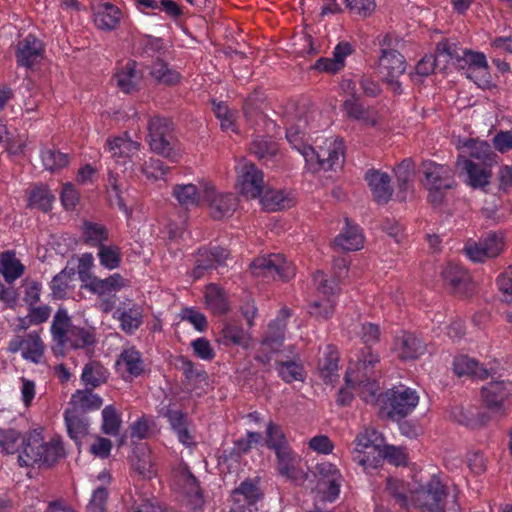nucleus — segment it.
Masks as SVG:
<instances>
[{
    "label": "nucleus",
    "instance_id": "1",
    "mask_svg": "<svg viewBox=\"0 0 512 512\" xmlns=\"http://www.w3.org/2000/svg\"><path fill=\"white\" fill-rule=\"evenodd\" d=\"M307 122L299 118L286 128V139L293 149L305 159L312 172L336 170L344 162L345 146L339 137L323 138L321 144L313 147L309 144Z\"/></svg>",
    "mask_w": 512,
    "mask_h": 512
},
{
    "label": "nucleus",
    "instance_id": "41",
    "mask_svg": "<svg viewBox=\"0 0 512 512\" xmlns=\"http://www.w3.org/2000/svg\"><path fill=\"white\" fill-rule=\"evenodd\" d=\"M277 470L281 476L289 479L296 477V469L300 462L299 455L291 446L275 451Z\"/></svg>",
    "mask_w": 512,
    "mask_h": 512
},
{
    "label": "nucleus",
    "instance_id": "29",
    "mask_svg": "<svg viewBox=\"0 0 512 512\" xmlns=\"http://www.w3.org/2000/svg\"><path fill=\"white\" fill-rule=\"evenodd\" d=\"M109 229L102 223L84 220L81 225V239L83 244L92 248H99L109 241Z\"/></svg>",
    "mask_w": 512,
    "mask_h": 512
},
{
    "label": "nucleus",
    "instance_id": "17",
    "mask_svg": "<svg viewBox=\"0 0 512 512\" xmlns=\"http://www.w3.org/2000/svg\"><path fill=\"white\" fill-rule=\"evenodd\" d=\"M442 277L451 293L458 297H469L474 291V284L467 270L455 263H448Z\"/></svg>",
    "mask_w": 512,
    "mask_h": 512
},
{
    "label": "nucleus",
    "instance_id": "18",
    "mask_svg": "<svg viewBox=\"0 0 512 512\" xmlns=\"http://www.w3.org/2000/svg\"><path fill=\"white\" fill-rule=\"evenodd\" d=\"M43 42L33 34H28L19 40L16 48V62L19 67L33 68L41 62L44 56Z\"/></svg>",
    "mask_w": 512,
    "mask_h": 512
},
{
    "label": "nucleus",
    "instance_id": "46",
    "mask_svg": "<svg viewBox=\"0 0 512 512\" xmlns=\"http://www.w3.org/2000/svg\"><path fill=\"white\" fill-rule=\"evenodd\" d=\"M55 196L45 185L35 186L28 197V208L38 209L44 213L51 211Z\"/></svg>",
    "mask_w": 512,
    "mask_h": 512
},
{
    "label": "nucleus",
    "instance_id": "55",
    "mask_svg": "<svg viewBox=\"0 0 512 512\" xmlns=\"http://www.w3.org/2000/svg\"><path fill=\"white\" fill-rule=\"evenodd\" d=\"M64 419L69 437L77 444L88 433L87 422L75 412L65 411Z\"/></svg>",
    "mask_w": 512,
    "mask_h": 512
},
{
    "label": "nucleus",
    "instance_id": "36",
    "mask_svg": "<svg viewBox=\"0 0 512 512\" xmlns=\"http://www.w3.org/2000/svg\"><path fill=\"white\" fill-rule=\"evenodd\" d=\"M109 371L99 361L91 360L83 367L81 382L87 389H95L106 383L109 378Z\"/></svg>",
    "mask_w": 512,
    "mask_h": 512
},
{
    "label": "nucleus",
    "instance_id": "53",
    "mask_svg": "<svg viewBox=\"0 0 512 512\" xmlns=\"http://www.w3.org/2000/svg\"><path fill=\"white\" fill-rule=\"evenodd\" d=\"M262 203L268 210H283L293 205V198L283 190H267L262 197Z\"/></svg>",
    "mask_w": 512,
    "mask_h": 512
},
{
    "label": "nucleus",
    "instance_id": "62",
    "mask_svg": "<svg viewBox=\"0 0 512 512\" xmlns=\"http://www.w3.org/2000/svg\"><path fill=\"white\" fill-rule=\"evenodd\" d=\"M383 459H387L390 463L400 466L405 464L406 455L401 448L393 445H383L378 452V456H373V468L380 465Z\"/></svg>",
    "mask_w": 512,
    "mask_h": 512
},
{
    "label": "nucleus",
    "instance_id": "42",
    "mask_svg": "<svg viewBox=\"0 0 512 512\" xmlns=\"http://www.w3.org/2000/svg\"><path fill=\"white\" fill-rule=\"evenodd\" d=\"M265 100V93L261 89H255L244 99L242 109L249 124L254 125L263 117L262 108Z\"/></svg>",
    "mask_w": 512,
    "mask_h": 512
},
{
    "label": "nucleus",
    "instance_id": "43",
    "mask_svg": "<svg viewBox=\"0 0 512 512\" xmlns=\"http://www.w3.org/2000/svg\"><path fill=\"white\" fill-rule=\"evenodd\" d=\"M140 148V143L133 141L125 133L112 140H107L106 150L115 159L128 158L133 156Z\"/></svg>",
    "mask_w": 512,
    "mask_h": 512
},
{
    "label": "nucleus",
    "instance_id": "63",
    "mask_svg": "<svg viewBox=\"0 0 512 512\" xmlns=\"http://www.w3.org/2000/svg\"><path fill=\"white\" fill-rule=\"evenodd\" d=\"M169 169V166L165 165L162 160L153 157L149 158V160L140 165L141 173L148 180L152 181L164 179L169 172Z\"/></svg>",
    "mask_w": 512,
    "mask_h": 512
},
{
    "label": "nucleus",
    "instance_id": "57",
    "mask_svg": "<svg viewBox=\"0 0 512 512\" xmlns=\"http://www.w3.org/2000/svg\"><path fill=\"white\" fill-rule=\"evenodd\" d=\"M122 424L121 414L113 405H107L102 410V432L106 435L117 436Z\"/></svg>",
    "mask_w": 512,
    "mask_h": 512
},
{
    "label": "nucleus",
    "instance_id": "54",
    "mask_svg": "<svg viewBox=\"0 0 512 512\" xmlns=\"http://www.w3.org/2000/svg\"><path fill=\"white\" fill-rule=\"evenodd\" d=\"M44 354V344L36 332L29 333L25 337L22 358L33 363H40Z\"/></svg>",
    "mask_w": 512,
    "mask_h": 512
},
{
    "label": "nucleus",
    "instance_id": "16",
    "mask_svg": "<svg viewBox=\"0 0 512 512\" xmlns=\"http://www.w3.org/2000/svg\"><path fill=\"white\" fill-rule=\"evenodd\" d=\"M484 405L493 413L506 414L505 401L512 397V382L491 381L481 389Z\"/></svg>",
    "mask_w": 512,
    "mask_h": 512
},
{
    "label": "nucleus",
    "instance_id": "30",
    "mask_svg": "<svg viewBox=\"0 0 512 512\" xmlns=\"http://www.w3.org/2000/svg\"><path fill=\"white\" fill-rule=\"evenodd\" d=\"M116 365L131 377L137 378L145 371V363L141 352L135 347L130 346L122 350Z\"/></svg>",
    "mask_w": 512,
    "mask_h": 512
},
{
    "label": "nucleus",
    "instance_id": "4",
    "mask_svg": "<svg viewBox=\"0 0 512 512\" xmlns=\"http://www.w3.org/2000/svg\"><path fill=\"white\" fill-rule=\"evenodd\" d=\"M65 456V450L59 437H53L45 442L41 432L34 431L27 435L25 450L18 456L21 466L34 464L53 465Z\"/></svg>",
    "mask_w": 512,
    "mask_h": 512
},
{
    "label": "nucleus",
    "instance_id": "35",
    "mask_svg": "<svg viewBox=\"0 0 512 512\" xmlns=\"http://www.w3.org/2000/svg\"><path fill=\"white\" fill-rule=\"evenodd\" d=\"M394 173L397 179L399 192L397 197L400 200H405L407 193L412 191L413 180L415 175V163L411 158H405L400 164L394 168Z\"/></svg>",
    "mask_w": 512,
    "mask_h": 512
},
{
    "label": "nucleus",
    "instance_id": "52",
    "mask_svg": "<svg viewBox=\"0 0 512 512\" xmlns=\"http://www.w3.org/2000/svg\"><path fill=\"white\" fill-rule=\"evenodd\" d=\"M173 196L180 205L185 207L197 206L202 200V193H199L194 184H178L173 188Z\"/></svg>",
    "mask_w": 512,
    "mask_h": 512
},
{
    "label": "nucleus",
    "instance_id": "28",
    "mask_svg": "<svg viewBox=\"0 0 512 512\" xmlns=\"http://www.w3.org/2000/svg\"><path fill=\"white\" fill-rule=\"evenodd\" d=\"M334 245L345 251H356L363 247L364 236L359 225L345 218V227L334 239Z\"/></svg>",
    "mask_w": 512,
    "mask_h": 512
},
{
    "label": "nucleus",
    "instance_id": "47",
    "mask_svg": "<svg viewBox=\"0 0 512 512\" xmlns=\"http://www.w3.org/2000/svg\"><path fill=\"white\" fill-rule=\"evenodd\" d=\"M135 61H128L116 74L117 85L125 93L133 92L141 80V73L136 69Z\"/></svg>",
    "mask_w": 512,
    "mask_h": 512
},
{
    "label": "nucleus",
    "instance_id": "60",
    "mask_svg": "<svg viewBox=\"0 0 512 512\" xmlns=\"http://www.w3.org/2000/svg\"><path fill=\"white\" fill-rule=\"evenodd\" d=\"M219 342L225 346L238 345L244 346L246 343V334L243 328L234 323L224 324L221 332Z\"/></svg>",
    "mask_w": 512,
    "mask_h": 512
},
{
    "label": "nucleus",
    "instance_id": "51",
    "mask_svg": "<svg viewBox=\"0 0 512 512\" xmlns=\"http://www.w3.org/2000/svg\"><path fill=\"white\" fill-rule=\"evenodd\" d=\"M97 249V257L102 267L108 270H114L121 265L122 252L117 244L106 243Z\"/></svg>",
    "mask_w": 512,
    "mask_h": 512
},
{
    "label": "nucleus",
    "instance_id": "22",
    "mask_svg": "<svg viewBox=\"0 0 512 512\" xmlns=\"http://www.w3.org/2000/svg\"><path fill=\"white\" fill-rule=\"evenodd\" d=\"M72 326V320L68 311L65 308L60 307L54 314L50 326V333L54 342L52 350L55 355L63 356L65 354L68 334Z\"/></svg>",
    "mask_w": 512,
    "mask_h": 512
},
{
    "label": "nucleus",
    "instance_id": "27",
    "mask_svg": "<svg viewBox=\"0 0 512 512\" xmlns=\"http://www.w3.org/2000/svg\"><path fill=\"white\" fill-rule=\"evenodd\" d=\"M122 18V11L116 5L103 3L98 5L93 12L95 26L104 31H112L118 27Z\"/></svg>",
    "mask_w": 512,
    "mask_h": 512
},
{
    "label": "nucleus",
    "instance_id": "61",
    "mask_svg": "<svg viewBox=\"0 0 512 512\" xmlns=\"http://www.w3.org/2000/svg\"><path fill=\"white\" fill-rule=\"evenodd\" d=\"M94 389L77 390L72 395V401L80 408L86 411H93L99 409L103 404V399L96 393Z\"/></svg>",
    "mask_w": 512,
    "mask_h": 512
},
{
    "label": "nucleus",
    "instance_id": "26",
    "mask_svg": "<svg viewBox=\"0 0 512 512\" xmlns=\"http://www.w3.org/2000/svg\"><path fill=\"white\" fill-rule=\"evenodd\" d=\"M138 11L146 15H156L155 11H161L173 21L180 19L183 8L173 0H134Z\"/></svg>",
    "mask_w": 512,
    "mask_h": 512
},
{
    "label": "nucleus",
    "instance_id": "12",
    "mask_svg": "<svg viewBox=\"0 0 512 512\" xmlns=\"http://www.w3.org/2000/svg\"><path fill=\"white\" fill-rule=\"evenodd\" d=\"M391 37L386 34L380 41V56L377 71L383 81H395L406 71L405 57L396 49L390 48Z\"/></svg>",
    "mask_w": 512,
    "mask_h": 512
},
{
    "label": "nucleus",
    "instance_id": "5",
    "mask_svg": "<svg viewBox=\"0 0 512 512\" xmlns=\"http://www.w3.org/2000/svg\"><path fill=\"white\" fill-rule=\"evenodd\" d=\"M422 184L429 191L428 200L434 206L443 203L446 191L455 186L453 169L446 164L425 160L421 164Z\"/></svg>",
    "mask_w": 512,
    "mask_h": 512
},
{
    "label": "nucleus",
    "instance_id": "2",
    "mask_svg": "<svg viewBox=\"0 0 512 512\" xmlns=\"http://www.w3.org/2000/svg\"><path fill=\"white\" fill-rule=\"evenodd\" d=\"M356 334L365 345L357 355L355 361L351 360L345 374V381L349 387H358L361 398L364 401L374 399L378 390V382L375 378V366L380 357L371 350V347L379 342L381 331L377 324L366 322L356 326Z\"/></svg>",
    "mask_w": 512,
    "mask_h": 512
},
{
    "label": "nucleus",
    "instance_id": "20",
    "mask_svg": "<svg viewBox=\"0 0 512 512\" xmlns=\"http://www.w3.org/2000/svg\"><path fill=\"white\" fill-rule=\"evenodd\" d=\"M291 316L289 308H282L275 319H273L262 339V350L269 349L271 352H278L285 340L287 320Z\"/></svg>",
    "mask_w": 512,
    "mask_h": 512
},
{
    "label": "nucleus",
    "instance_id": "49",
    "mask_svg": "<svg viewBox=\"0 0 512 512\" xmlns=\"http://www.w3.org/2000/svg\"><path fill=\"white\" fill-rule=\"evenodd\" d=\"M250 152L266 163L277 155V143L271 138L256 136L250 144Z\"/></svg>",
    "mask_w": 512,
    "mask_h": 512
},
{
    "label": "nucleus",
    "instance_id": "58",
    "mask_svg": "<svg viewBox=\"0 0 512 512\" xmlns=\"http://www.w3.org/2000/svg\"><path fill=\"white\" fill-rule=\"evenodd\" d=\"M386 490L389 495L394 498L395 503L400 508L408 509L409 507V487L406 482L396 478H388L386 482Z\"/></svg>",
    "mask_w": 512,
    "mask_h": 512
},
{
    "label": "nucleus",
    "instance_id": "40",
    "mask_svg": "<svg viewBox=\"0 0 512 512\" xmlns=\"http://www.w3.org/2000/svg\"><path fill=\"white\" fill-rule=\"evenodd\" d=\"M342 107L347 118L367 125L375 124L369 108L363 105L357 92H352V95L344 100Z\"/></svg>",
    "mask_w": 512,
    "mask_h": 512
},
{
    "label": "nucleus",
    "instance_id": "50",
    "mask_svg": "<svg viewBox=\"0 0 512 512\" xmlns=\"http://www.w3.org/2000/svg\"><path fill=\"white\" fill-rule=\"evenodd\" d=\"M264 441L266 447L273 452L290 446L282 426L273 421L266 425Z\"/></svg>",
    "mask_w": 512,
    "mask_h": 512
},
{
    "label": "nucleus",
    "instance_id": "7",
    "mask_svg": "<svg viewBox=\"0 0 512 512\" xmlns=\"http://www.w3.org/2000/svg\"><path fill=\"white\" fill-rule=\"evenodd\" d=\"M316 290L323 298L313 300L308 306V313L316 320H328L335 310V297L339 293V285L335 279L318 270L313 274Z\"/></svg>",
    "mask_w": 512,
    "mask_h": 512
},
{
    "label": "nucleus",
    "instance_id": "45",
    "mask_svg": "<svg viewBox=\"0 0 512 512\" xmlns=\"http://www.w3.org/2000/svg\"><path fill=\"white\" fill-rule=\"evenodd\" d=\"M339 353L333 346H327L324 357L319 360L320 377L325 383H332L338 375Z\"/></svg>",
    "mask_w": 512,
    "mask_h": 512
},
{
    "label": "nucleus",
    "instance_id": "11",
    "mask_svg": "<svg viewBox=\"0 0 512 512\" xmlns=\"http://www.w3.org/2000/svg\"><path fill=\"white\" fill-rule=\"evenodd\" d=\"M202 202L207 206L208 213L214 220L231 217L239 205V199L235 193L218 191L211 183L203 185Z\"/></svg>",
    "mask_w": 512,
    "mask_h": 512
},
{
    "label": "nucleus",
    "instance_id": "13",
    "mask_svg": "<svg viewBox=\"0 0 512 512\" xmlns=\"http://www.w3.org/2000/svg\"><path fill=\"white\" fill-rule=\"evenodd\" d=\"M447 489L440 479L433 475L431 479L419 490L415 497V505L421 512H445L444 500Z\"/></svg>",
    "mask_w": 512,
    "mask_h": 512
},
{
    "label": "nucleus",
    "instance_id": "38",
    "mask_svg": "<svg viewBox=\"0 0 512 512\" xmlns=\"http://www.w3.org/2000/svg\"><path fill=\"white\" fill-rule=\"evenodd\" d=\"M275 370L278 376L288 384L294 381H303L306 375L303 363L298 355L289 360H276Z\"/></svg>",
    "mask_w": 512,
    "mask_h": 512
},
{
    "label": "nucleus",
    "instance_id": "14",
    "mask_svg": "<svg viewBox=\"0 0 512 512\" xmlns=\"http://www.w3.org/2000/svg\"><path fill=\"white\" fill-rule=\"evenodd\" d=\"M383 444V438L374 429H365L360 432L353 441L352 459L365 469L373 466V458L370 455L378 456Z\"/></svg>",
    "mask_w": 512,
    "mask_h": 512
},
{
    "label": "nucleus",
    "instance_id": "39",
    "mask_svg": "<svg viewBox=\"0 0 512 512\" xmlns=\"http://www.w3.org/2000/svg\"><path fill=\"white\" fill-rule=\"evenodd\" d=\"M25 272V266L16 257L12 250H6L0 253V274L4 280L12 284L20 278Z\"/></svg>",
    "mask_w": 512,
    "mask_h": 512
},
{
    "label": "nucleus",
    "instance_id": "25",
    "mask_svg": "<svg viewBox=\"0 0 512 512\" xmlns=\"http://www.w3.org/2000/svg\"><path fill=\"white\" fill-rule=\"evenodd\" d=\"M457 148L467 155L468 159L487 164H496L497 155L492 147L486 141H480L474 138L459 139Z\"/></svg>",
    "mask_w": 512,
    "mask_h": 512
},
{
    "label": "nucleus",
    "instance_id": "48",
    "mask_svg": "<svg viewBox=\"0 0 512 512\" xmlns=\"http://www.w3.org/2000/svg\"><path fill=\"white\" fill-rule=\"evenodd\" d=\"M124 281V278L118 273L110 275L109 277L104 279L94 277L88 284V288L92 293L101 296L111 293L113 291L120 290L125 286Z\"/></svg>",
    "mask_w": 512,
    "mask_h": 512
},
{
    "label": "nucleus",
    "instance_id": "59",
    "mask_svg": "<svg viewBox=\"0 0 512 512\" xmlns=\"http://www.w3.org/2000/svg\"><path fill=\"white\" fill-rule=\"evenodd\" d=\"M40 156L45 169L51 172L60 170L69 163L67 154L53 148L42 149Z\"/></svg>",
    "mask_w": 512,
    "mask_h": 512
},
{
    "label": "nucleus",
    "instance_id": "56",
    "mask_svg": "<svg viewBox=\"0 0 512 512\" xmlns=\"http://www.w3.org/2000/svg\"><path fill=\"white\" fill-rule=\"evenodd\" d=\"M95 343L94 333L84 327L73 325L68 334L67 348L83 349Z\"/></svg>",
    "mask_w": 512,
    "mask_h": 512
},
{
    "label": "nucleus",
    "instance_id": "10",
    "mask_svg": "<svg viewBox=\"0 0 512 512\" xmlns=\"http://www.w3.org/2000/svg\"><path fill=\"white\" fill-rule=\"evenodd\" d=\"M506 248V234L503 231H489L478 241L467 243L464 247L466 256L475 263L500 256Z\"/></svg>",
    "mask_w": 512,
    "mask_h": 512
},
{
    "label": "nucleus",
    "instance_id": "64",
    "mask_svg": "<svg viewBox=\"0 0 512 512\" xmlns=\"http://www.w3.org/2000/svg\"><path fill=\"white\" fill-rule=\"evenodd\" d=\"M212 110L215 114V117L220 121V126L222 130L235 131V113L229 109L228 105L225 102H217L216 100H213Z\"/></svg>",
    "mask_w": 512,
    "mask_h": 512
},
{
    "label": "nucleus",
    "instance_id": "9",
    "mask_svg": "<svg viewBox=\"0 0 512 512\" xmlns=\"http://www.w3.org/2000/svg\"><path fill=\"white\" fill-rule=\"evenodd\" d=\"M256 277L271 278L287 282L296 274L295 265L281 253H271L255 258L250 264Z\"/></svg>",
    "mask_w": 512,
    "mask_h": 512
},
{
    "label": "nucleus",
    "instance_id": "15",
    "mask_svg": "<svg viewBox=\"0 0 512 512\" xmlns=\"http://www.w3.org/2000/svg\"><path fill=\"white\" fill-rule=\"evenodd\" d=\"M237 182L242 195L256 199L264 193V174L254 163L243 161L237 166Z\"/></svg>",
    "mask_w": 512,
    "mask_h": 512
},
{
    "label": "nucleus",
    "instance_id": "33",
    "mask_svg": "<svg viewBox=\"0 0 512 512\" xmlns=\"http://www.w3.org/2000/svg\"><path fill=\"white\" fill-rule=\"evenodd\" d=\"M204 299L206 307L214 315H224L230 309L225 290L216 283H210L205 287Z\"/></svg>",
    "mask_w": 512,
    "mask_h": 512
},
{
    "label": "nucleus",
    "instance_id": "32",
    "mask_svg": "<svg viewBox=\"0 0 512 512\" xmlns=\"http://www.w3.org/2000/svg\"><path fill=\"white\" fill-rule=\"evenodd\" d=\"M150 75L157 84L164 86H175L182 79L181 73L160 57L153 61L150 67Z\"/></svg>",
    "mask_w": 512,
    "mask_h": 512
},
{
    "label": "nucleus",
    "instance_id": "44",
    "mask_svg": "<svg viewBox=\"0 0 512 512\" xmlns=\"http://www.w3.org/2000/svg\"><path fill=\"white\" fill-rule=\"evenodd\" d=\"M27 436L14 428H0V452L4 454H14L25 450Z\"/></svg>",
    "mask_w": 512,
    "mask_h": 512
},
{
    "label": "nucleus",
    "instance_id": "34",
    "mask_svg": "<svg viewBox=\"0 0 512 512\" xmlns=\"http://www.w3.org/2000/svg\"><path fill=\"white\" fill-rule=\"evenodd\" d=\"M454 373L461 376H470L479 380L488 378L489 371L477 360L467 355L456 356L453 360Z\"/></svg>",
    "mask_w": 512,
    "mask_h": 512
},
{
    "label": "nucleus",
    "instance_id": "3",
    "mask_svg": "<svg viewBox=\"0 0 512 512\" xmlns=\"http://www.w3.org/2000/svg\"><path fill=\"white\" fill-rule=\"evenodd\" d=\"M438 56H446V62L453 60L457 67L464 71L466 78L479 87L490 83V72L487 58L483 52L470 49L462 50L460 54L455 44L440 42L437 45Z\"/></svg>",
    "mask_w": 512,
    "mask_h": 512
},
{
    "label": "nucleus",
    "instance_id": "21",
    "mask_svg": "<svg viewBox=\"0 0 512 512\" xmlns=\"http://www.w3.org/2000/svg\"><path fill=\"white\" fill-rule=\"evenodd\" d=\"M159 414L167 419L171 430L175 433L181 444L190 447L194 443L193 436L188 429L189 419L185 412L169 404L163 406Z\"/></svg>",
    "mask_w": 512,
    "mask_h": 512
},
{
    "label": "nucleus",
    "instance_id": "19",
    "mask_svg": "<svg viewBox=\"0 0 512 512\" xmlns=\"http://www.w3.org/2000/svg\"><path fill=\"white\" fill-rule=\"evenodd\" d=\"M494 164L479 163L460 155L457 159V166L466 174V183L474 188H483L490 183L492 176L491 168Z\"/></svg>",
    "mask_w": 512,
    "mask_h": 512
},
{
    "label": "nucleus",
    "instance_id": "8",
    "mask_svg": "<svg viewBox=\"0 0 512 512\" xmlns=\"http://www.w3.org/2000/svg\"><path fill=\"white\" fill-rule=\"evenodd\" d=\"M148 142L152 151L175 161L173 122L166 117L155 115L148 121Z\"/></svg>",
    "mask_w": 512,
    "mask_h": 512
},
{
    "label": "nucleus",
    "instance_id": "23",
    "mask_svg": "<svg viewBox=\"0 0 512 512\" xmlns=\"http://www.w3.org/2000/svg\"><path fill=\"white\" fill-rule=\"evenodd\" d=\"M392 350L401 360H414L425 353L426 345L415 334L402 331L394 337Z\"/></svg>",
    "mask_w": 512,
    "mask_h": 512
},
{
    "label": "nucleus",
    "instance_id": "6",
    "mask_svg": "<svg viewBox=\"0 0 512 512\" xmlns=\"http://www.w3.org/2000/svg\"><path fill=\"white\" fill-rule=\"evenodd\" d=\"M378 391L379 389L376 391L374 399L365 402H377L391 419L399 420L406 417L416 408L419 402L417 392L405 385L393 387L385 393L377 395Z\"/></svg>",
    "mask_w": 512,
    "mask_h": 512
},
{
    "label": "nucleus",
    "instance_id": "31",
    "mask_svg": "<svg viewBox=\"0 0 512 512\" xmlns=\"http://www.w3.org/2000/svg\"><path fill=\"white\" fill-rule=\"evenodd\" d=\"M113 317L120 323V328L128 335H133L143 323L142 309L137 305L117 308Z\"/></svg>",
    "mask_w": 512,
    "mask_h": 512
},
{
    "label": "nucleus",
    "instance_id": "24",
    "mask_svg": "<svg viewBox=\"0 0 512 512\" xmlns=\"http://www.w3.org/2000/svg\"><path fill=\"white\" fill-rule=\"evenodd\" d=\"M373 199L378 204H387L392 195L393 188L391 186V178L386 172L377 169H369L364 175Z\"/></svg>",
    "mask_w": 512,
    "mask_h": 512
},
{
    "label": "nucleus",
    "instance_id": "37",
    "mask_svg": "<svg viewBox=\"0 0 512 512\" xmlns=\"http://www.w3.org/2000/svg\"><path fill=\"white\" fill-rule=\"evenodd\" d=\"M233 497V505H236L237 500L241 499V504L245 505V509L249 512H256L258 510L257 503L261 498V493L258 485L252 480L247 479L234 490Z\"/></svg>",
    "mask_w": 512,
    "mask_h": 512
}]
</instances>
